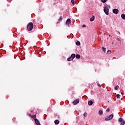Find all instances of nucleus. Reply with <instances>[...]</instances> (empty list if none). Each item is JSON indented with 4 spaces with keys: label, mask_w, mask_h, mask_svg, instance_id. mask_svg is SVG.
Masks as SVG:
<instances>
[{
    "label": "nucleus",
    "mask_w": 125,
    "mask_h": 125,
    "mask_svg": "<svg viewBox=\"0 0 125 125\" xmlns=\"http://www.w3.org/2000/svg\"><path fill=\"white\" fill-rule=\"evenodd\" d=\"M110 8H111L110 5H107L104 7V11L106 15H109V9H110Z\"/></svg>",
    "instance_id": "f257e3e1"
},
{
    "label": "nucleus",
    "mask_w": 125,
    "mask_h": 125,
    "mask_svg": "<svg viewBox=\"0 0 125 125\" xmlns=\"http://www.w3.org/2000/svg\"><path fill=\"white\" fill-rule=\"evenodd\" d=\"M33 27L34 24H33V22H30L27 25V30H28V31H31V30H33Z\"/></svg>",
    "instance_id": "f03ea898"
},
{
    "label": "nucleus",
    "mask_w": 125,
    "mask_h": 125,
    "mask_svg": "<svg viewBox=\"0 0 125 125\" xmlns=\"http://www.w3.org/2000/svg\"><path fill=\"white\" fill-rule=\"evenodd\" d=\"M113 118H114V115L111 114L108 117H106L104 119V121H105V122H107L108 121H111V120H112Z\"/></svg>",
    "instance_id": "7ed1b4c3"
},
{
    "label": "nucleus",
    "mask_w": 125,
    "mask_h": 125,
    "mask_svg": "<svg viewBox=\"0 0 125 125\" xmlns=\"http://www.w3.org/2000/svg\"><path fill=\"white\" fill-rule=\"evenodd\" d=\"M118 122L119 123H121V124L122 125H125V120H123L122 118H119L118 120Z\"/></svg>",
    "instance_id": "20e7f679"
},
{
    "label": "nucleus",
    "mask_w": 125,
    "mask_h": 125,
    "mask_svg": "<svg viewBox=\"0 0 125 125\" xmlns=\"http://www.w3.org/2000/svg\"><path fill=\"white\" fill-rule=\"evenodd\" d=\"M80 103V99H77L74 100L73 102V103L74 105H77V104H78V103Z\"/></svg>",
    "instance_id": "39448f33"
},
{
    "label": "nucleus",
    "mask_w": 125,
    "mask_h": 125,
    "mask_svg": "<svg viewBox=\"0 0 125 125\" xmlns=\"http://www.w3.org/2000/svg\"><path fill=\"white\" fill-rule=\"evenodd\" d=\"M36 125H41V123H40V122L39 121V120L37 119H34Z\"/></svg>",
    "instance_id": "423d86ee"
},
{
    "label": "nucleus",
    "mask_w": 125,
    "mask_h": 125,
    "mask_svg": "<svg viewBox=\"0 0 125 125\" xmlns=\"http://www.w3.org/2000/svg\"><path fill=\"white\" fill-rule=\"evenodd\" d=\"M113 12L114 14H118V13H119V10H118V9H114L113 10Z\"/></svg>",
    "instance_id": "0eeeda50"
},
{
    "label": "nucleus",
    "mask_w": 125,
    "mask_h": 125,
    "mask_svg": "<svg viewBox=\"0 0 125 125\" xmlns=\"http://www.w3.org/2000/svg\"><path fill=\"white\" fill-rule=\"evenodd\" d=\"M71 23V20L70 19H68L66 21V24L69 25Z\"/></svg>",
    "instance_id": "6e6552de"
},
{
    "label": "nucleus",
    "mask_w": 125,
    "mask_h": 125,
    "mask_svg": "<svg viewBox=\"0 0 125 125\" xmlns=\"http://www.w3.org/2000/svg\"><path fill=\"white\" fill-rule=\"evenodd\" d=\"M93 104V102H92V101H89L88 102V104L89 106H91V105H92Z\"/></svg>",
    "instance_id": "1a4fd4ad"
},
{
    "label": "nucleus",
    "mask_w": 125,
    "mask_h": 125,
    "mask_svg": "<svg viewBox=\"0 0 125 125\" xmlns=\"http://www.w3.org/2000/svg\"><path fill=\"white\" fill-rule=\"evenodd\" d=\"M94 19H95V17L94 16H92L90 19V21L91 22H92V21H94Z\"/></svg>",
    "instance_id": "9d476101"
},
{
    "label": "nucleus",
    "mask_w": 125,
    "mask_h": 125,
    "mask_svg": "<svg viewBox=\"0 0 125 125\" xmlns=\"http://www.w3.org/2000/svg\"><path fill=\"white\" fill-rule=\"evenodd\" d=\"M54 123H55V125H59V123H60V122L58 120H56L55 121Z\"/></svg>",
    "instance_id": "9b49d317"
},
{
    "label": "nucleus",
    "mask_w": 125,
    "mask_h": 125,
    "mask_svg": "<svg viewBox=\"0 0 125 125\" xmlns=\"http://www.w3.org/2000/svg\"><path fill=\"white\" fill-rule=\"evenodd\" d=\"M121 18L123 19L124 20H125V14H123L121 15Z\"/></svg>",
    "instance_id": "f8f14e48"
},
{
    "label": "nucleus",
    "mask_w": 125,
    "mask_h": 125,
    "mask_svg": "<svg viewBox=\"0 0 125 125\" xmlns=\"http://www.w3.org/2000/svg\"><path fill=\"white\" fill-rule=\"evenodd\" d=\"M70 57L71 58H72L73 59H74V58H75V57H76V55L75 54H72Z\"/></svg>",
    "instance_id": "ddd939ff"
},
{
    "label": "nucleus",
    "mask_w": 125,
    "mask_h": 125,
    "mask_svg": "<svg viewBox=\"0 0 125 125\" xmlns=\"http://www.w3.org/2000/svg\"><path fill=\"white\" fill-rule=\"evenodd\" d=\"M76 57L77 59H80V58H81V55L77 54L76 55Z\"/></svg>",
    "instance_id": "4468645a"
},
{
    "label": "nucleus",
    "mask_w": 125,
    "mask_h": 125,
    "mask_svg": "<svg viewBox=\"0 0 125 125\" xmlns=\"http://www.w3.org/2000/svg\"><path fill=\"white\" fill-rule=\"evenodd\" d=\"M99 115H103V111L102 110H99Z\"/></svg>",
    "instance_id": "2eb2a0df"
},
{
    "label": "nucleus",
    "mask_w": 125,
    "mask_h": 125,
    "mask_svg": "<svg viewBox=\"0 0 125 125\" xmlns=\"http://www.w3.org/2000/svg\"><path fill=\"white\" fill-rule=\"evenodd\" d=\"M76 45H77L78 46H79V45H81V42H80L79 41H77V42H76Z\"/></svg>",
    "instance_id": "dca6fc26"
},
{
    "label": "nucleus",
    "mask_w": 125,
    "mask_h": 125,
    "mask_svg": "<svg viewBox=\"0 0 125 125\" xmlns=\"http://www.w3.org/2000/svg\"><path fill=\"white\" fill-rule=\"evenodd\" d=\"M72 60H73V59L71 57L67 58V61H72Z\"/></svg>",
    "instance_id": "f3484780"
},
{
    "label": "nucleus",
    "mask_w": 125,
    "mask_h": 125,
    "mask_svg": "<svg viewBox=\"0 0 125 125\" xmlns=\"http://www.w3.org/2000/svg\"><path fill=\"white\" fill-rule=\"evenodd\" d=\"M102 49H103V51H104V52H106V48H105V47H102Z\"/></svg>",
    "instance_id": "a211bd4d"
},
{
    "label": "nucleus",
    "mask_w": 125,
    "mask_h": 125,
    "mask_svg": "<svg viewBox=\"0 0 125 125\" xmlns=\"http://www.w3.org/2000/svg\"><path fill=\"white\" fill-rule=\"evenodd\" d=\"M114 88L115 90H118L119 89V85H116Z\"/></svg>",
    "instance_id": "6ab92c4d"
},
{
    "label": "nucleus",
    "mask_w": 125,
    "mask_h": 125,
    "mask_svg": "<svg viewBox=\"0 0 125 125\" xmlns=\"http://www.w3.org/2000/svg\"><path fill=\"white\" fill-rule=\"evenodd\" d=\"M116 97H117V99H120V98L121 97V95H120V94H117V95H116Z\"/></svg>",
    "instance_id": "aec40b11"
},
{
    "label": "nucleus",
    "mask_w": 125,
    "mask_h": 125,
    "mask_svg": "<svg viewBox=\"0 0 125 125\" xmlns=\"http://www.w3.org/2000/svg\"><path fill=\"white\" fill-rule=\"evenodd\" d=\"M102 2H103V3H105L107 1V0H101Z\"/></svg>",
    "instance_id": "412c9836"
},
{
    "label": "nucleus",
    "mask_w": 125,
    "mask_h": 125,
    "mask_svg": "<svg viewBox=\"0 0 125 125\" xmlns=\"http://www.w3.org/2000/svg\"><path fill=\"white\" fill-rule=\"evenodd\" d=\"M71 3H72V4H73V5H74V4H75V0H71Z\"/></svg>",
    "instance_id": "4be33fe9"
},
{
    "label": "nucleus",
    "mask_w": 125,
    "mask_h": 125,
    "mask_svg": "<svg viewBox=\"0 0 125 125\" xmlns=\"http://www.w3.org/2000/svg\"><path fill=\"white\" fill-rule=\"evenodd\" d=\"M111 50H108L107 51V54H111Z\"/></svg>",
    "instance_id": "5701e85b"
},
{
    "label": "nucleus",
    "mask_w": 125,
    "mask_h": 125,
    "mask_svg": "<svg viewBox=\"0 0 125 125\" xmlns=\"http://www.w3.org/2000/svg\"><path fill=\"white\" fill-rule=\"evenodd\" d=\"M87 116V113H86V112H84L83 114V116L86 117Z\"/></svg>",
    "instance_id": "b1692460"
},
{
    "label": "nucleus",
    "mask_w": 125,
    "mask_h": 125,
    "mask_svg": "<svg viewBox=\"0 0 125 125\" xmlns=\"http://www.w3.org/2000/svg\"><path fill=\"white\" fill-rule=\"evenodd\" d=\"M62 19H63V18H62V17H60L59 19V21H62Z\"/></svg>",
    "instance_id": "393cba45"
},
{
    "label": "nucleus",
    "mask_w": 125,
    "mask_h": 125,
    "mask_svg": "<svg viewBox=\"0 0 125 125\" xmlns=\"http://www.w3.org/2000/svg\"><path fill=\"white\" fill-rule=\"evenodd\" d=\"M117 41H118L119 42H121L122 40H121V39L118 38Z\"/></svg>",
    "instance_id": "a878e982"
},
{
    "label": "nucleus",
    "mask_w": 125,
    "mask_h": 125,
    "mask_svg": "<svg viewBox=\"0 0 125 125\" xmlns=\"http://www.w3.org/2000/svg\"><path fill=\"white\" fill-rule=\"evenodd\" d=\"M106 111V112H110V109L107 108Z\"/></svg>",
    "instance_id": "bb28decb"
},
{
    "label": "nucleus",
    "mask_w": 125,
    "mask_h": 125,
    "mask_svg": "<svg viewBox=\"0 0 125 125\" xmlns=\"http://www.w3.org/2000/svg\"><path fill=\"white\" fill-rule=\"evenodd\" d=\"M37 116L35 115H34L33 117V118L35 119V118Z\"/></svg>",
    "instance_id": "cd10ccee"
},
{
    "label": "nucleus",
    "mask_w": 125,
    "mask_h": 125,
    "mask_svg": "<svg viewBox=\"0 0 125 125\" xmlns=\"http://www.w3.org/2000/svg\"><path fill=\"white\" fill-rule=\"evenodd\" d=\"M98 86H100V87H101V85L99 83H98Z\"/></svg>",
    "instance_id": "c85d7f7f"
},
{
    "label": "nucleus",
    "mask_w": 125,
    "mask_h": 125,
    "mask_svg": "<svg viewBox=\"0 0 125 125\" xmlns=\"http://www.w3.org/2000/svg\"><path fill=\"white\" fill-rule=\"evenodd\" d=\"M83 27H86V26H85V25L83 24Z\"/></svg>",
    "instance_id": "c756f323"
},
{
    "label": "nucleus",
    "mask_w": 125,
    "mask_h": 125,
    "mask_svg": "<svg viewBox=\"0 0 125 125\" xmlns=\"http://www.w3.org/2000/svg\"><path fill=\"white\" fill-rule=\"evenodd\" d=\"M121 94H122V95H124V93L122 92V93H121Z\"/></svg>",
    "instance_id": "7c9ffc66"
}]
</instances>
